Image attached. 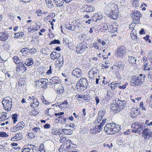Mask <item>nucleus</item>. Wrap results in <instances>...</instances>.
<instances>
[{
    "label": "nucleus",
    "instance_id": "f257e3e1",
    "mask_svg": "<svg viewBox=\"0 0 152 152\" xmlns=\"http://www.w3.org/2000/svg\"><path fill=\"white\" fill-rule=\"evenodd\" d=\"M108 10H110L109 12L106 13L107 15L114 20H116L118 17V10L117 6L112 5Z\"/></svg>",
    "mask_w": 152,
    "mask_h": 152
},
{
    "label": "nucleus",
    "instance_id": "f03ea898",
    "mask_svg": "<svg viewBox=\"0 0 152 152\" xmlns=\"http://www.w3.org/2000/svg\"><path fill=\"white\" fill-rule=\"evenodd\" d=\"M88 82L85 78H81L76 85V88L79 91H82L86 89Z\"/></svg>",
    "mask_w": 152,
    "mask_h": 152
},
{
    "label": "nucleus",
    "instance_id": "7ed1b4c3",
    "mask_svg": "<svg viewBox=\"0 0 152 152\" xmlns=\"http://www.w3.org/2000/svg\"><path fill=\"white\" fill-rule=\"evenodd\" d=\"M88 44L85 42L78 44L76 47V51L77 54H81L87 50Z\"/></svg>",
    "mask_w": 152,
    "mask_h": 152
},
{
    "label": "nucleus",
    "instance_id": "20e7f679",
    "mask_svg": "<svg viewBox=\"0 0 152 152\" xmlns=\"http://www.w3.org/2000/svg\"><path fill=\"white\" fill-rule=\"evenodd\" d=\"M2 104L4 109L7 111L10 110L12 105V99L9 97L4 98L2 101Z\"/></svg>",
    "mask_w": 152,
    "mask_h": 152
},
{
    "label": "nucleus",
    "instance_id": "39448f33",
    "mask_svg": "<svg viewBox=\"0 0 152 152\" xmlns=\"http://www.w3.org/2000/svg\"><path fill=\"white\" fill-rule=\"evenodd\" d=\"M143 82V79H140V77L138 78L136 76H133L132 77L130 83L132 86H138L142 84Z\"/></svg>",
    "mask_w": 152,
    "mask_h": 152
},
{
    "label": "nucleus",
    "instance_id": "423d86ee",
    "mask_svg": "<svg viewBox=\"0 0 152 152\" xmlns=\"http://www.w3.org/2000/svg\"><path fill=\"white\" fill-rule=\"evenodd\" d=\"M126 50L124 46H122L118 48L117 49V52L115 53L117 56H124L126 53Z\"/></svg>",
    "mask_w": 152,
    "mask_h": 152
},
{
    "label": "nucleus",
    "instance_id": "0eeeda50",
    "mask_svg": "<svg viewBox=\"0 0 152 152\" xmlns=\"http://www.w3.org/2000/svg\"><path fill=\"white\" fill-rule=\"evenodd\" d=\"M72 75L77 78H79L82 76L81 70L79 68H75L72 72Z\"/></svg>",
    "mask_w": 152,
    "mask_h": 152
},
{
    "label": "nucleus",
    "instance_id": "6e6552de",
    "mask_svg": "<svg viewBox=\"0 0 152 152\" xmlns=\"http://www.w3.org/2000/svg\"><path fill=\"white\" fill-rule=\"evenodd\" d=\"M111 126H112L111 134L117 133L121 129L119 126L115 123H112Z\"/></svg>",
    "mask_w": 152,
    "mask_h": 152
},
{
    "label": "nucleus",
    "instance_id": "1a4fd4ad",
    "mask_svg": "<svg viewBox=\"0 0 152 152\" xmlns=\"http://www.w3.org/2000/svg\"><path fill=\"white\" fill-rule=\"evenodd\" d=\"M142 134L145 138H149L151 137V132L149 129L146 128L143 130Z\"/></svg>",
    "mask_w": 152,
    "mask_h": 152
},
{
    "label": "nucleus",
    "instance_id": "9d476101",
    "mask_svg": "<svg viewBox=\"0 0 152 152\" xmlns=\"http://www.w3.org/2000/svg\"><path fill=\"white\" fill-rule=\"evenodd\" d=\"M111 111H112L113 113H116L119 112L121 109L119 107L118 105L115 104H111Z\"/></svg>",
    "mask_w": 152,
    "mask_h": 152
},
{
    "label": "nucleus",
    "instance_id": "9b49d317",
    "mask_svg": "<svg viewBox=\"0 0 152 152\" xmlns=\"http://www.w3.org/2000/svg\"><path fill=\"white\" fill-rule=\"evenodd\" d=\"M28 146H30L29 148H25L23 149L22 152H36L37 150L35 149H33L34 146L33 145H28Z\"/></svg>",
    "mask_w": 152,
    "mask_h": 152
},
{
    "label": "nucleus",
    "instance_id": "f8f14e48",
    "mask_svg": "<svg viewBox=\"0 0 152 152\" xmlns=\"http://www.w3.org/2000/svg\"><path fill=\"white\" fill-rule=\"evenodd\" d=\"M112 123H108L105 126L104 130L106 132L107 134H111Z\"/></svg>",
    "mask_w": 152,
    "mask_h": 152
},
{
    "label": "nucleus",
    "instance_id": "ddd939ff",
    "mask_svg": "<svg viewBox=\"0 0 152 152\" xmlns=\"http://www.w3.org/2000/svg\"><path fill=\"white\" fill-rule=\"evenodd\" d=\"M126 101L124 100L122 101L118 99L117 102L115 104L118 105L119 107L121 110L126 106Z\"/></svg>",
    "mask_w": 152,
    "mask_h": 152
},
{
    "label": "nucleus",
    "instance_id": "4468645a",
    "mask_svg": "<svg viewBox=\"0 0 152 152\" xmlns=\"http://www.w3.org/2000/svg\"><path fill=\"white\" fill-rule=\"evenodd\" d=\"M94 9V7L90 5H86L84 7V11L87 12H92Z\"/></svg>",
    "mask_w": 152,
    "mask_h": 152
},
{
    "label": "nucleus",
    "instance_id": "2eb2a0df",
    "mask_svg": "<svg viewBox=\"0 0 152 152\" xmlns=\"http://www.w3.org/2000/svg\"><path fill=\"white\" fill-rule=\"evenodd\" d=\"M60 54L55 52H52L50 55V57L53 60L59 58Z\"/></svg>",
    "mask_w": 152,
    "mask_h": 152
},
{
    "label": "nucleus",
    "instance_id": "dca6fc26",
    "mask_svg": "<svg viewBox=\"0 0 152 152\" xmlns=\"http://www.w3.org/2000/svg\"><path fill=\"white\" fill-rule=\"evenodd\" d=\"M40 80L41 81L43 85L42 87L44 88H46V87L48 85V80L46 78H41L40 79Z\"/></svg>",
    "mask_w": 152,
    "mask_h": 152
},
{
    "label": "nucleus",
    "instance_id": "f3484780",
    "mask_svg": "<svg viewBox=\"0 0 152 152\" xmlns=\"http://www.w3.org/2000/svg\"><path fill=\"white\" fill-rule=\"evenodd\" d=\"M34 61L31 58L26 59L25 61V64L27 66L32 65L34 64Z\"/></svg>",
    "mask_w": 152,
    "mask_h": 152
},
{
    "label": "nucleus",
    "instance_id": "a211bd4d",
    "mask_svg": "<svg viewBox=\"0 0 152 152\" xmlns=\"http://www.w3.org/2000/svg\"><path fill=\"white\" fill-rule=\"evenodd\" d=\"M19 64V65L17 66V69H20V70H23L25 72L26 71L27 68L22 63H20Z\"/></svg>",
    "mask_w": 152,
    "mask_h": 152
},
{
    "label": "nucleus",
    "instance_id": "6ab92c4d",
    "mask_svg": "<svg viewBox=\"0 0 152 152\" xmlns=\"http://www.w3.org/2000/svg\"><path fill=\"white\" fill-rule=\"evenodd\" d=\"M8 38V35L7 34L4 32L2 33L1 35H0V40L3 41H6Z\"/></svg>",
    "mask_w": 152,
    "mask_h": 152
},
{
    "label": "nucleus",
    "instance_id": "aec40b11",
    "mask_svg": "<svg viewBox=\"0 0 152 152\" xmlns=\"http://www.w3.org/2000/svg\"><path fill=\"white\" fill-rule=\"evenodd\" d=\"M64 88L61 85H59L57 88V92L58 94H61L64 93Z\"/></svg>",
    "mask_w": 152,
    "mask_h": 152
},
{
    "label": "nucleus",
    "instance_id": "412c9836",
    "mask_svg": "<svg viewBox=\"0 0 152 152\" xmlns=\"http://www.w3.org/2000/svg\"><path fill=\"white\" fill-rule=\"evenodd\" d=\"M58 78L57 77H52L51 79L53 84H58L60 83V81L58 79Z\"/></svg>",
    "mask_w": 152,
    "mask_h": 152
},
{
    "label": "nucleus",
    "instance_id": "4be33fe9",
    "mask_svg": "<svg viewBox=\"0 0 152 152\" xmlns=\"http://www.w3.org/2000/svg\"><path fill=\"white\" fill-rule=\"evenodd\" d=\"M63 130L64 134L66 135H70L72 133V131L70 129H63Z\"/></svg>",
    "mask_w": 152,
    "mask_h": 152
},
{
    "label": "nucleus",
    "instance_id": "5701e85b",
    "mask_svg": "<svg viewBox=\"0 0 152 152\" xmlns=\"http://www.w3.org/2000/svg\"><path fill=\"white\" fill-rule=\"evenodd\" d=\"M117 31V26L115 25H112L110 26V30L109 31L111 33H114Z\"/></svg>",
    "mask_w": 152,
    "mask_h": 152
},
{
    "label": "nucleus",
    "instance_id": "b1692460",
    "mask_svg": "<svg viewBox=\"0 0 152 152\" xmlns=\"http://www.w3.org/2000/svg\"><path fill=\"white\" fill-rule=\"evenodd\" d=\"M145 126L144 123L139 124V126L138 127V133L140 134V133L141 131L143 130V129L145 128Z\"/></svg>",
    "mask_w": 152,
    "mask_h": 152
},
{
    "label": "nucleus",
    "instance_id": "393cba45",
    "mask_svg": "<svg viewBox=\"0 0 152 152\" xmlns=\"http://www.w3.org/2000/svg\"><path fill=\"white\" fill-rule=\"evenodd\" d=\"M128 60L130 63L133 64H135L136 61L135 58L132 56L129 57Z\"/></svg>",
    "mask_w": 152,
    "mask_h": 152
},
{
    "label": "nucleus",
    "instance_id": "a878e982",
    "mask_svg": "<svg viewBox=\"0 0 152 152\" xmlns=\"http://www.w3.org/2000/svg\"><path fill=\"white\" fill-rule=\"evenodd\" d=\"M51 133L52 134H53L54 135H59V132L58 130L57 129H54L53 128H52V129L51 130Z\"/></svg>",
    "mask_w": 152,
    "mask_h": 152
},
{
    "label": "nucleus",
    "instance_id": "bb28decb",
    "mask_svg": "<svg viewBox=\"0 0 152 152\" xmlns=\"http://www.w3.org/2000/svg\"><path fill=\"white\" fill-rule=\"evenodd\" d=\"M13 60L14 62L16 64H20V60L18 58V56H14L13 58Z\"/></svg>",
    "mask_w": 152,
    "mask_h": 152
},
{
    "label": "nucleus",
    "instance_id": "cd10ccee",
    "mask_svg": "<svg viewBox=\"0 0 152 152\" xmlns=\"http://www.w3.org/2000/svg\"><path fill=\"white\" fill-rule=\"evenodd\" d=\"M124 66V63L121 61H119L117 65L118 67L121 69H122Z\"/></svg>",
    "mask_w": 152,
    "mask_h": 152
},
{
    "label": "nucleus",
    "instance_id": "c85d7f7f",
    "mask_svg": "<svg viewBox=\"0 0 152 152\" xmlns=\"http://www.w3.org/2000/svg\"><path fill=\"white\" fill-rule=\"evenodd\" d=\"M15 136L16 137L17 141L21 140L23 138V135L21 133H17Z\"/></svg>",
    "mask_w": 152,
    "mask_h": 152
},
{
    "label": "nucleus",
    "instance_id": "c756f323",
    "mask_svg": "<svg viewBox=\"0 0 152 152\" xmlns=\"http://www.w3.org/2000/svg\"><path fill=\"white\" fill-rule=\"evenodd\" d=\"M35 83L36 86L37 88H39L42 84V83L41 81V80H36L35 81Z\"/></svg>",
    "mask_w": 152,
    "mask_h": 152
},
{
    "label": "nucleus",
    "instance_id": "7c9ffc66",
    "mask_svg": "<svg viewBox=\"0 0 152 152\" xmlns=\"http://www.w3.org/2000/svg\"><path fill=\"white\" fill-rule=\"evenodd\" d=\"M17 114H15L12 115V118L13 120V123H15L17 121Z\"/></svg>",
    "mask_w": 152,
    "mask_h": 152
},
{
    "label": "nucleus",
    "instance_id": "2f4dec72",
    "mask_svg": "<svg viewBox=\"0 0 152 152\" xmlns=\"http://www.w3.org/2000/svg\"><path fill=\"white\" fill-rule=\"evenodd\" d=\"M60 43V42L59 40L58 39H55L53 41H51L49 43V45H52L55 44H59Z\"/></svg>",
    "mask_w": 152,
    "mask_h": 152
},
{
    "label": "nucleus",
    "instance_id": "473e14b6",
    "mask_svg": "<svg viewBox=\"0 0 152 152\" xmlns=\"http://www.w3.org/2000/svg\"><path fill=\"white\" fill-rule=\"evenodd\" d=\"M33 103L35 105L36 107H38L39 104V102H38L37 98H35L33 99Z\"/></svg>",
    "mask_w": 152,
    "mask_h": 152
},
{
    "label": "nucleus",
    "instance_id": "72a5a7b5",
    "mask_svg": "<svg viewBox=\"0 0 152 152\" xmlns=\"http://www.w3.org/2000/svg\"><path fill=\"white\" fill-rule=\"evenodd\" d=\"M97 19L98 20H101L103 18L102 15L100 13H97L95 14Z\"/></svg>",
    "mask_w": 152,
    "mask_h": 152
},
{
    "label": "nucleus",
    "instance_id": "f704fd0d",
    "mask_svg": "<svg viewBox=\"0 0 152 152\" xmlns=\"http://www.w3.org/2000/svg\"><path fill=\"white\" fill-rule=\"evenodd\" d=\"M96 130H97V128L96 126H95L93 128V129H91L90 132L92 133V134H96L99 132L97 131Z\"/></svg>",
    "mask_w": 152,
    "mask_h": 152
},
{
    "label": "nucleus",
    "instance_id": "c9c22d12",
    "mask_svg": "<svg viewBox=\"0 0 152 152\" xmlns=\"http://www.w3.org/2000/svg\"><path fill=\"white\" fill-rule=\"evenodd\" d=\"M17 125L18 126L22 129L24 127L25 125V124L24 122L23 121H21L18 123Z\"/></svg>",
    "mask_w": 152,
    "mask_h": 152
},
{
    "label": "nucleus",
    "instance_id": "e433bc0d",
    "mask_svg": "<svg viewBox=\"0 0 152 152\" xmlns=\"http://www.w3.org/2000/svg\"><path fill=\"white\" fill-rule=\"evenodd\" d=\"M145 64L143 65V69L144 70H148V62H147V61H146V60H145Z\"/></svg>",
    "mask_w": 152,
    "mask_h": 152
},
{
    "label": "nucleus",
    "instance_id": "4c0bfd02",
    "mask_svg": "<svg viewBox=\"0 0 152 152\" xmlns=\"http://www.w3.org/2000/svg\"><path fill=\"white\" fill-rule=\"evenodd\" d=\"M8 136V134H7L5 132H0V137H7Z\"/></svg>",
    "mask_w": 152,
    "mask_h": 152
},
{
    "label": "nucleus",
    "instance_id": "58836bf2",
    "mask_svg": "<svg viewBox=\"0 0 152 152\" xmlns=\"http://www.w3.org/2000/svg\"><path fill=\"white\" fill-rule=\"evenodd\" d=\"M32 130L34 131V133H39L40 131L39 128L34 127L32 129Z\"/></svg>",
    "mask_w": 152,
    "mask_h": 152
},
{
    "label": "nucleus",
    "instance_id": "ea45409f",
    "mask_svg": "<svg viewBox=\"0 0 152 152\" xmlns=\"http://www.w3.org/2000/svg\"><path fill=\"white\" fill-rule=\"evenodd\" d=\"M37 51L35 48H32L30 50L29 52L31 54H34L36 53Z\"/></svg>",
    "mask_w": 152,
    "mask_h": 152
},
{
    "label": "nucleus",
    "instance_id": "a19ab883",
    "mask_svg": "<svg viewBox=\"0 0 152 152\" xmlns=\"http://www.w3.org/2000/svg\"><path fill=\"white\" fill-rule=\"evenodd\" d=\"M52 66H49V69L47 71L46 74L48 75L51 74L52 73Z\"/></svg>",
    "mask_w": 152,
    "mask_h": 152
},
{
    "label": "nucleus",
    "instance_id": "79ce46f5",
    "mask_svg": "<svg viewBox=\"0 0 152 152\" xmlns=\"http://www.w3.org/2000/svg\"><path fill=\"white\" fill-rule=\"evenodd\" d=\"M66 139V137L61 136H60V139L59 140L60 142L62 143L65 141Z\"/></svg>",
    "mask_w": 152,
    "mask_h": 152
},
{
    "label": "nucleus",
    "instance_id": "37998d69",
    "mask_svg": "<svg viewBox=\"0 0 152 152\" xmlns=\"http://www.w3.org/2000/svg\"><path fill=\"white\" fill-rule=\"evenodd\" d=\"M15 35L14 37L15 38H19L20 37H23L24 35L22 33L21 34H18V33H15Z\"/></svg>",
    "mask_w": 152,
    "mask_h": 152
},
{
    "label": "nucleus",
    "instance_id": "c03bdc74",
    "mask_svg": "<svg viewBox=\"0 0 152 152\" xmlns=\"http://www.w3.org/2000/svg\"><path fill=\"white\" fill-rule=\"evenodd\" d=\"M128 85V83H126L125 84L122 86H119V88L120 89H124L126 87V86Z\"/></svg>",
    "mask_w": 152,
    "mask_h": 152
},
{
    "label": "nucleus",
    "instance_id": "a18cd8bd",
    "mask_svg": "<svg viewBox=\"0 0 152 152\" xmlns=\"http://www.w3.org/2000/svg\"><path fill=\"white\" fill-rule=\"evenodd\" d=\"M21 53L22 56H24L25 54H27L24 48H22L19 52V53Z\"/></svg>",
    "mask_w": 152,
    "mask_h": 152
},
{
    "label": "nucleus",
    "instance_id": "49530a36",
    "mask_svg": "<svg viewBox=\"0 0 152 152\" xmlns=\"http://www.w3.org/2000/svg\"><path fill=\"white\" fill-rule=\"evenodd\" d=\"M88 95L87 94H85L83 95L82 96V98L84 99V100L86 101H88L89 100V99L88 98V97H87Z\"/></svg>",
    "mask_w": 152,
    "mask_h": 152
},
{
    "label": "nucleus",
    "instance_id": "de8ad7c7",
    "mask_svg": "<svg viewBox=\"0 0 152 152\" xmlns=\"http://www.w3.org/2000/svg\"><path fill=\"white\" fill-rule=\"evenodd\" d=\"M100 115V112H98L99 116H98V118H99V121H100L102 119H103V117H104V115L102 114H101Z\"/></svg>",
    "mask_w": 152,
    "mask_h": 152
},
{
    "label": "nucleus",
    "instance_id": "09e8293b",
    "mask_svg": "<svg viewBox=\"0 0 152 152\" xmlns=\"http://www.w3.org/2000/svg\"><path fill=\"white\" fill-rule=\"evenodd\" d=\"M64 114V113L63 112H59V113H55V116H59L58 117V118H60L61 117V116H60L61 115H62L63 114Z\"/></svg>",
    "mask_w": 152,
    "mask_h": 152
},
{
    "label": "nucleus",
    "instance_id": "8fccbe9b",
    "mask_svg": "<svg viewBox=\"0 0 152 152\" xmlns=\"http://www.w3.org/2000/svg\"><path fill=\"white\" fill-rule=\"evenodd\" d=\"M96 127L97 128V130H96V131L98 132H100L102 129V127L101 126L99 125L98 126H96Z\"/></svg>",
    "mask_w": 152,
    "mask_h": 152
},
{
    "label": "nucleus",
    "instance_id": "3c124183",
    "mask_svg": "<svg viewBox=\"0 0 152 152\" xmlns=\"http://www.w3.org/2000/svg\"><path fill=\"white\" fill-rule=\"evenodd\" d=\"M132 17L134 19L137 21V22L140 21V18L138 16H133V15H132Z\"/></svg>",
    "mask_w": 152,
    "mask_h": 152
},
{
    "label": "nucleus",
    "instance_id": "603ef678",
    "mask_svg": "<svg viewBox=\"0 0 152 152\" xmlns=\"http://www.w3.org/2000/svg\"><path fill=\"white\" fill-rule=\"evenodd\" d=\"M41 10H38L36 11V13L38 16H41L42 15V12Z\"/></svg>",
    "mask_w": 152,
    "mask_h": 152
},
{
    "label": "nucleus",
    "instance_id": "864d4df0",
    "mask_svg": "<svg viewBox=\"0 0 152 152\" xmlns=\"http://www.w3.org/2000/svg\"><path fill=\"white\" fill-rule=\"evenodd\" d=\"M72 148H71V146L69 145V146L66 147L65 150L66 151H68V152H69V151H72V149H71Z\"/></svg>",
    "mask_w": 152,
    "mask_h": 152
},
{
    "label": "nucleus",
    "instance_id": "5fc2aeb1",
    "mask_svg": "<svg viewBox=\"0 0 152 152\" xmlns=\"http://www.w3.org/2000/svg\"><path fill=\"white\" fill-rule=\"evenodd\" d=\"M63 61L64 60L63 58H62V60H60V59H59V60L58 61L59 63L58 65L59 66H61L63 65V64H64Z\"/></svg>",
    "mask_w": 152,
    "mask_h": 152
},
{
    "label": "nucleus",
    "instance_id": "6e6d98bb",
    "mask_svg": "<svg viewBox=\"0 0 152 152\" xmlns=\"http://www.w3.org/2000/svg\"><path fill=\"white\" fill-rule=\"evenodd\" d=\"M139 12L137 10H134V14L132 15H133V16H138V14L139 13Z\"/></svg>",
    "mask_w": 152,
    "mask_h": 152
},
{
    "label": "nucleus",
    "instance_id": "4d7b16f0",
    "mask_svg": "<svg viewBox=\"0 0 152 152\" xmlns=\"http://www.w3.org/2000/svg\"><path fill=\"white\" fill-rule=\"evenodd\" d=\"M121 83H114L112 82L110 84L111 85H115V88L116 87H117L118 86H119V85Z\"/></svg>",
    "mask_w": 152,
    "mask_h": 152
},
{
    "label": "nucleus",
    "instance_id": "13d9d810",
    "mask_svg": "<svg viewBox=\"0 0 152 152\" xmlns=\"http://www.w3.org/2000/svg\"><path fill=\"white\" fill-rule=\"evenodd\" d=\"M96 16L95 15H94L91 18L92 20L96 22L98 20L97 17H96Z\"/></svg>",
    "mask_w": 152,
    "mask_h": 152
},
{
    "label": "nucleus",
    "instance_id": "bf43d9fd",
    "mask_svg": "<svg viewBox=\"0 0 152 152\" xmlns=\"http://www.w3.org/2000/svg\"><path fill=\"white\" fill-rule=\"evenodd\" d=\"M52 110L51 109H47L45 111V114L46 115H50V114H49V110Z\"/></svg>",
    "mask_w": 152,
    "mask_h": 152
},
{
    "label": "nucleus",
    "instance_id": "052dcab7",
    "mask_svg": "<svg viewBox=\"0 0 152 152\" xmlns=\"http://www.w3.org/2000/svg\"><path fill=\"white\" fill-rule=\"evenodd\" d=\"M149 59L152 61V51H150L148 53Z\"/></svg>",
    "mask_w": 152,
    "mask_h": 152
},
{
    "label": "nucleus",
    "instance_id": "680f3d73",
    "mask_svg": "<svg viewBox=\"0 0 152 152\" xmlns=\"http://www.w3.org/2000/svg\"><path fill=\"white\" fill-rule=\"evenodd\" d=\"M45 129H49L50 127V125L48 124H47L43 126Z\"/></svg>",
    "mask_w": 152,
    "mask_h": 152
},
{
    "label": "nucleus",
    "instance_id": "e2e57ef3",
    "mask_svg": "<svg viewBox=\"0 0 152 152\" xmlns=\"http://www.w3.org/2000/svg\"><path fill=\"white\" fill-rule=\"evenodd\" d=\"M138 78H139V77H140V79H143L144 80V81L145 80V76L144 75H142V74H140V76L139 77H137Z\"/></svg>",
    "mask_w": 152,
    "mask_h": 152
},
{
    "label": "nucleus",
    "instance_id": "0e129e2a",
    "mask_svg": "<svg viewBox=\"0 0 152 152\" xmlns=\"http://www.w3.org/2000/svg\"><path fill=\"white\" fill-rule=\"evenodd\" d=\"M143 102H141L140 104V107L142 109H144L145 110V107L143 106Z\"/></svg>",
    "mask_w": 152,
    "mask_h": 152
},
{
    "label": "nucleus",
    "instance_id": "69168bd1",
    "mask_svg": "<svg viewBox=\"0 0 152 152\" xmlns=\"http://www.w3.org/2000/svg\"><path fill=\"white\" fill-rule=\"evenodd\" d=\"M139 33L140 34H145V32L144 29L143 28H142L141 29V30L139 31Z\"/></svg>",
    "mask_w": 152,
    "mask_h": 152
},
{
    "label": "nucleus",
    "instance_id": "338daca9",
    "mask_svg": "<svg viewBox=\"0 0 152 152\" xmlns=\"http://www.w3.org/2000/svg\"><path fill=\"white\" fill-rule=\"evenodd\" d=\"M137 124V122H135L133 123L132 125V127L133 128V129H134L136 127Z\"/></svg>",
    "mask_w": 152,
    "mask_h": 152
},
{
    "label": "nucleus",
    "instance_id": "774afa93",
    "mask_svg": "<svg viewBox=\"0 0 152 152\" xmlns=\"http://www.w3.org/2000/svg\"><path fill=\"white\" fill-rule=\"evenodd\" d=\"M14 128H15V131H17L19 129H22V128H20V127L18 126L17 125L16 126H14Z\"/></svg>",
    "mask_w": 152,
    "mask_h": 152
}]
</instances>
